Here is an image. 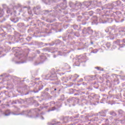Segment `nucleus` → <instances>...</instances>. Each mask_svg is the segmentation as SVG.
Wrapping results in <instances>:
<instances>
[{
  "mask_svg": "<svg viewBox=\"0 0 125 125\" xmlns=\"http://www.w3.org/2000/svg\"><path fill=\"white\" fill-rule=\"evenodd\" d=\"M69 39H72V36L70 34H69L68 36H64L62 37V40L64 42H66L67 40H69Z\"/></svg>",
  "mask_w": 125,
  "mask_h": 125,
  "instance_id": "12",
  "label": "nucleus"
},
{
  "mask_svg": "<svg viewBox=\"0 0 125 125\" xmlns=\"http://www.w3.org/2000/svg\"><path fill=\"white\" fill-rule=\"evenodd\" d=\"M46 78H48V80L50 81H53V83L55 84H60V81H58V78L56 75V73L52 74L51 75L47 74L45 76Z\"/></svg>",
  "mask_w": 125,
  "mask_h": 125,
  "instance_id": "2",
  "label": "nucleus"
},
{
  "mask_svg": "<svg viewBox=\"0 0 125 125\" xmlns=\"http://www.w3.org/2000/svg\"><path fill=\"white\" fill-rule=\"evenodd\" d=\"M113 5L115 6H119V5H122V2L120 0H117L113 2Z\"/></svg>",
  "mask_w": 125,
  "mask_h": 125,
  "instance_id": "14",
  "label": "nucleus"
},
{
  "mask_svg": "<svg viewBox=\"0 0 125 125\" xmlns=\"http://www.w3.org/2000/svg\"><path fill=\"white\" fill-rule=\"evenodd\" d=\"M60 7H61L62 9H65L66 8V4H63V3H61L60 4Z\"/></svg>",
  "mask_w": 125,
  "mask_h": 125,
  "instance_id": "26",
  "label": "nucleus"
},
{
  "mask_svg": "<svg viewBox=\"0 0 125 125\" xmlns=\"http://www.w3.org/2000/svg\"><path fill=\"white\" fill-rule=\"evenodd\" d=\"M42 88H43V85L37 83L36 84V86L34 88V92H35V93H37V92H39L40 90H42Z\"/></svg>",
  "mask_w": 125,
  "mask_h": 125,
  "instance_id": "4",
  "label": "nucleus"
},
{
  "mask_svg": "<svg viewBox=\"0 0 125 125\" xmlns=\"http://www.w3.org/2000/svg\"><path fill=\"white\" fill-rule=\"evenodd\" d=\"M54 44H55L54 42H52L49 43V45H51V46L54 45Z\"/></svg>",
  "mask_w": 125,
  "mask_h": 125,
  "instance_id": "49",
  "label": "nucleus"
},
{
  "mask_svg": "<svg viewBox=\"0 0 125 125\" xmlns=\"http://www.w3.org/2000/svg\"><path fill=\"white\" fill-rule=\"evenodd\" d=\"M58 55H61V56H63V55H65V53H63V52L59 51Z\"/></svg>",
  "mask_w": 125,
  "mask_h": 125,
  "instance_id": "38",
  "label": "nucleus"
},
{
  "mask_svg": "<svg viewBox=\"0 0 125 125\" xmlns=\"http://www.w3.org/2000/svg\"><path fill=\"white\" fill-rule=\"evenodd\" d=\"M52 91H53V92H55V93H59V92L60 91V89L59 88H56L54 87H52L51 88Z\"/></svg>",
  "mask_w": 125,
  "mask_h": 125,
  "instance_id": "11",
  "label": "nucleus"
},
{
  "mask_svg": "<svg viewBox=\"0 0 125 125\" xmlns=\"http://www.w3.org/2000/svg\"><path fill=\"white\" fill-rule=\"evenodd\" d=\"M94 84V87H95L97 89L98 88V87H99V85H98V84H97L96 83H95Z\"/></svg>",
  "mask_w": 125,
  "mask_h": 125,
  "instance_id": "40",
  "label": "nucleus"
},
{
  "mask_svg": "<svg viewBox=\"0 0 125 125\" xmlns=\"http://www.w3.org/2000/svg\"><path fill=\"white\" fill-rule=\"evenodd\" d=\"M121 43V40L118 39L116 41L113 42V44H117V45H120Z\"/></svg>",
  "mask_w": 125,
  "mask_h": 125,
  "instance_id": "17",
  "label": "nucleus"
},
{
  "mask_svg": "<svg viewBox=\"0 0 125 125\" xmlns=\"http://www.w3.org/2000/svg\"><path fill=\"white\" fill-rule=\"evenodd\" d=\"M2 37H5V34L2 33Z\"/></svg>",
  "mask_w": 125,
  "mask_h": 125,
  "instance_id": "64",
  "label": "nucleus"
},
{
  "mask_svg": "<svg viewBox=\"0 0 125 125\" xmlns=\"http://www.w3.org/2000/svg\"><path fill=\"white\" fill-rule=\"evenodd\" d=\"M7 13H8V14L10 13V15H13V14L12 13V12H11L10 10L9 9H8L7 10Z\"/></svg>",
  "mask_w": 125,
  "mask_h": 125,
  "instance_id": "44",
  "label": "nucleus"
},
{
  "mask_svg": "<svg viewBox=\"0 0 125 125\" xmlns=\"http://www.w3.org/2000/svg\"><path fill=\"white\" fill-rule=\"evenodd\" d=\"M106 46L107 47V48H110V47H111V43L107 42L106 43Z\"/></svg>",
  "mask_w": 125,
  "mask_h": 125,
  "instance_id": "39",
  "label": "nucleus"
},
{
  "mask_svg": "<svg viewBox=\"0 0 125 125\" xmlns=\"http://www.w3.org/2000/svg\"><path fill=\"white\" fill-rule=\"evenodd\" d=\"M33 105L35 106V107H38V106H39V103H38V102H37L36 101H34V102L33 103Z\"/></svg>",
  "mask_w": 125,
  "mask_h": 125,
  "instance_id": "36",
  "label": "nucleus"
},
{
  "mask_svg": "<svg viewBox=\"0 0 125 125\" xmlns=\"http://www.w3.org/2000/svg\"><path fill=\"white\" fill-rule=\"evenodd\" d=\"M73 27L74 29V30H77L78 31H80L81 30V26L76 25V24H74L73 25Z\"/></svg>",
  "mask_w": 125,
  "mask_h": 125,
  "instance_id": "15",
  "label": "nucleus"
},
{
  "mask_svg": "<svg viewBox=\"0 0 125 125\" xmlns=\"http://www.w3.org/2000/svg\"><path fill=\"white\" fill-rule=\"evenodd\" d=\"M109 121V120L108 119H105V123H109V121Z\"/></svg>",
  "mask_w": 125,
  "mask_h": 125,
  "instance_id": "59",
  "label": "nucleus"
},
{
  "mask_svg": "<svg viewBox=\"0 0 125 125\" xmlns=\"http://www.w3.org/2000/svg\"><path fill=\"white\" fill-rule=\"evenodd\" d=\"M109 114L110 115H111V116H113L114 117H116V116H117V113H116V112H115L114 110L110 111Z\"/></svg>",
  "mask_w": 125,
  "mask_h": 125,
  "instance_id": "24",
  "label": "nucleus"
},
{
  "mask_svg": "<svg viewBox=\"0 0 125 125\" xmlns=\"http://www.w3.org/2000/svg\"><path fill=\"white\" fill-rule=\"evenodd\" d=\"M27 10H28V14H29L30 15H32V11L31 10V9H28Z\"/></svg>",
  "mask_w": 125,
  "mask_h": 125,
  "instance_id": "46",
  "label": "nucleus"
},
{
  "mask_svg": "<svg viewBox=\"0 0 125 125\" xmlns=\"http://www.w3.org/2000/svg\"><path fill=\"white\" fill-rule=\"evenodd\" d=\"M71 67H70V65L68 64V63H65L64 64V70H69Z\"/></svg>",
  "mask_w": 125,
  "mask_h": 125,
  "instance_id": "22",
  "label": "nucleus"
},
{
  "mask_svg": "<svg viewBox=\"0 0 125 125\" xmlns=\"http://www.w3.org/2000/svg\"><path fill=\"white\" fill-rule=\"evenodd\" d=\"M26 41H27V42H30V41H31V40H32V37H27L26 38Z\"/></svg>",
  "mask_w": 125,
  "mask_h": 125,
  "instance_id": "43",
  "label": "nucleus"
},
{
  "mask_svg": "<svg viewBox=\"0 0 125 125\" xmlns=\"http://www.w3.org/2000/svg\"><path fill=\"white\" fill-rule=\"evenodd\" d=\"M55 110H56V107L55 106H53V107H50L48 110V112H50V111H55Z\"/></svg>",
  "mask_w": 125,
  "mask_h": 125,
  "instance_id": "31",
  "label": "nucleus"
},
{
  "mask_svg": "<svg viewBox=\"0 0 125 125\" xmlns=\"http://www.w3.org/2000/svg\"><path fill=\"white\" fill-rule=\"evenodd\" d=\"M102 125H110V124H109V122H105V123L102 124Z\"/></svg>",
  "mask_w": 125,
  "mask_h": 125,
  "instance_id": "50",
  "label": "nucleus"
},
{
  "mask_svg": "<svg viewBox=\"0 0 125 125\" xmlns=\"http://www.w3.org/2000/svg\"><path fill=\"white\" fill-rule=\"evenodd\" d=\"M65 100V96L64 95H62L60 99H59V101H64Z\"/></svg>",
  "mask_w": 125,
  "mask_h": 125,
  "instance_id": "28",
  "label": "nucleus"
},
{
  "mask_svg": "<svg viewBox=\"0 0 125 125\" xmlns=\"http://www.w3.org/2000/svg\"><path fill=\"white\" fill-rule=\"evenodd\" d=\"M36 52H37L38 54H40L41 53V51H40L39 50H36Z\"/></svg>",
  "mask_w": 125,
  "mask_h": 125,
  "instance_id": "55",
  "label": "nucleus"
},
{
  "mask_svg": "<svg viewBox=\"0 0 125 125\" xmlns=\"http://www.w3.org/2000/svg\"><path fill=\"white\" fill-rule=\"evenodd\" d=\"M10 20L11 21H12V22H13L14 23H17V22L19 21V19H18V18H16V15L13 14V15L10 18Z\"/></svg>",
  "mask_w": 125,
  "mask_h": 125,
  "instance_id": "5",
  "label": "nucleus"
},
{
  "mask_svg": "<svg viewBox=\"0 0 125 125\" xmlns=\"http://www.w3.org/2000/svg\"><path fill=\"white\" fill-rule=\"evenodd\" d=\"M18 103H19V104H23V103H25V100L20 99L19 100H17Z\"/></svg>",
  "mask_w": 125,
  "mask_h": 125,
  "instance_id": "25",
  "label": "nucleus"
},
{
  "mask_svg": "<svg viewBox=\"0 0 125 125\" xmlns=\"http://www.w3.org/2000/svg\"><path fill=\"white\" fill-rule=\"evenodd\" d=\"M84 14L85 15H86V16H84L85 20V21L88 20V19H89L90 16L87 14V12L85 13Z\"/></svg>",
  "mask_w": 125,
  "mask_h": 125,
  "instance_id": "29",
  "label": "nucleus"
},
{
  "mask_svg": "<svg viewBox=\"0 0 125 125\" xmlns=\"http://www.w3.org/2000/svg\"><path fill=\"white\" fill-rule=\"evenodd\" d=\"M92 20L93 21V22H92V24H95L96 25H97V21H98V19H97V16H94L93 18H92Z\"/></svg>",
  "mask_w": 125,
  "mask_h": 125,
  "instance_id": "10",
  "label": "nucleus"
},
{
  "mask_svg": "<svg viewBox=\"0 0 125 125\" xmlns=\"http://www.w3.org/2000/svg\"><path fill=\"white\" fill-rule=\"evenodd\" d=\"M120 46H119V48H118V49H120V48H122L123 47H124V45H121V44H120V45H119Z\"/></svg>",
  "mask_w": 125,
  "mask_h": 125,
  "instance_id": "52",
  "label": "nucleus"
},
{
  "mask_svg": "<svg viewBox=\"0 0 125 125\" xmlns=\"http://www.w3.org/2000/svg\"><path fill=\"white\" fill-rule=\"evenodd\" d=\"M43 44V43H42V42H40L39 43V45H42Z\"/></svg>",
  "mask_w": 125,
  "mask_h": 125,
  "instance_id": "63",
  "label": "nucleus"
},
{
  "mask_svg": "<svg viewBox=\"0 0 125 125\" xmlns=\"http://www.w3.org/2000/svg\"><path fill=\"white\" fill-rule=\"evenodd\" d=\"M95 69H97V70H98V71H103V68H101V67H96Z\"/></svg>",
  "mask_w": 125,
  "mask_h": 125,
  "instance_id": "41",
  "label": "nucleus"
},
{
  "mask_svg": "<svg viewBox=\"0 0 125 125\" xmlns=\"http://www.w3.org/2000/svg\"><path fill=\"white\" fill-rule=\"evenodd\" d=\"M85 24H86V21H82V25H85Z\"/></svg>",
  "mask_w": 125,
  "mask_h": 125,
  "instance_id": "51",
  "label": "nucleus"
},
{
  "mask_svg": "<svg viewBox=\"0 0 125 125\" xmlns=\"http://www.w3.org/2000/svg\"><path fill=\"white\" fill-rule=\"evenodd\" d=\"M122 42H124V43H125V39H123Z\"/></svg>",
  "mask_w": 125,
  "mask_h": 125,
  "instance_id": "60",
  "label": "nucleus"
},
{
  "mask_svg": "<svg viewBox=\"0 0 125 125\" xmlns=\"http://www.w3.org/2000/svg\"><path fill=\"white\" fill-rule=\"evenodd\" d=\"M98 52V50H97V49H95L92 51L93 53H97Z\"/></svg>",
  "mask_w": 125,
  "mask_h": 125,
  "instance_id": "47",
  "label": "nucleus"
},
{
  "mask_svg": "<svg viewBox=\"0 0 125 125\" xmlns=\"http://www.w3.org/2000/svg\"><path fill=\"white\" fill-rule=\"evenodd\" d=\"M49 95V94L47 92H45L42 95V96H44L45 97H46V96H48Z\"/></svg>",
  "mask_w": 125,
  "mask_h": 125,
  "instance_id": "42",
  "label": "nucleus"
},
{
  "mask_svg": "<svg viewBox=\"0 0 125 125\" xmlns=\"http://www.w3.org/2000/svg\"><path fill=\"white\" fill-rule=\"evenodd\" d=\"M119 33L121 36H125V27H120L119 28Z\"/></svg>",
  "mask_w": 125,
  "mask_h": 125,
  "instance_id": "6",
  "label": "nucleus"
},
{
  "mask_svg": "<svg viewBox=\"0 0 125 125\" xmlns=\"http://www.w3.org/2000/svg\"><path fill=\"white\" fill-rule=\"evenodd\" d=\"M106 113H107L106 110H103L99 112V115L101 116V117H106Z\"/></svg>",
  "mask_w": 125,
  "mask_h": 125,
  "instance_id": "9",
  "label": "nucleus"
},
{
  "mask_svg": "<svg viewBox=\"0 0 125 125\" xmlns=\"http://www.w3.org/2000/svg\"><path fill=\"white\" fill-rule=\"evenodd\" d=\"M67 102L69 104L74 103V98H70L67 100Z\"/></svg>",
  "mask_w": 125,
  "mask_h": 125,
  "instance_id": "20",
  "label": "nucleus"
},
{
  "mask_svg": "<svg viewBox=\"0 0 125 125\" xmlns=\"http://www.w3.org/2000/svg\"><path fill=\"white\" fill-rule=\"evenodd\" d=\"M40 64H42V62L40 61V59L39 58L35 61L34 62V65L35 66H37V65H40Z\"/></svg>",
  "mask_w": 125,
  "mask_h": 125,
  "instance_id": "16",
  "label": "nucleus"
},
{
  "mask_svg": "<svg viewBox=\"0 0 125 125\" xmlns=\"http://www.w3.org/2000/svg\"><path fill=\"white\" fill-rule=\"evenodd\" d=\"M105 31L106 32V33H109V28H106L105 30Z\"/></svg>",
  "mask_w": 125,
  "mask_h": 125,
  "instance_id": "53",
  "label": "nucleus"
},
{
  "mask_svg": "<svg viewBox=\"0 0 125 125\" xmlns=\"http://www.w3.org/2000/svg\"><path fill=\"white\" fill-rule=\"evenodd\" d=\"M23 41H24V39L23 38H21L20 40V42H23Z\"/></svg>",
  "mask_w": 125,
  "mask_h": 125,
  "instance_id": "56",
  "label": "nucleus"
},
{
  "mask_svg": "<svg viewBox=\"0 0 125 125\" xmlns=\"http://www.w3.org/2000/svg\"><path fill=\"white\" fill-rule=\"evenodd\" d=\"M87 14L89 15L90 16H92V15H93V11H89L88 13H87Z\"/></svg>",
  "mask_w": 125,
  "mask_h": 125,
  "instance_id": "37",
  "label": "nucleus"
},
{
  "mask_svg": "<svg viewBox=\"0 0 125 125\" xmlns=\"http://www.w3.org/2000/svg\"><path fill=\"white\" fill-rule=\"evenodd\" d=\"M17 102H18V101H17V100H16L15 101H13L12 102V104H17Z\"/></svg>",
  "mask_w": 125,
  "mask_h": 125,
  "instance_id": "48",
  "label": "nucleus"
},
{
  "mask_svg": "<svg viewBox=\"0 0 125 125\" xmlns=\"http://www.w3.org/2000/svg\"><path fill=\"white\" fill-rule=\"evenodd\" d=\"M52 50H53L52 47H46L43 49L44 51H48V52H50V51Z\"/></svg>",
  "mask_w": 125,
  "mask_h": 125,
  "instance_id": "19",
  "label": "nucleus"
},
{
  "mask_svg": "<svg viewBox=\"0 0 125 125\" xmlns=\"http://www.w3.org/2000/svg\"><path fill=\"white\" fill-rule=\"evenodd\" d=\"M82 33L83 35H91L92 37L95 38L97 37L98 33L95 31H93V30L91 27H85L83 30Z\"/></svg>",
  "mask_w": 125,
  "mask_h": 125,
  "instance_id": "1",
  "label": "nucleus"
},
{
  "mask_svg": "<svg viewBox=\"0 0 125 125\" xmlns=\"http://www.w3.org/2000/svg\"><path fill=\"white\" fill-rule=\"evenodd\" d=\"M87 89H89V90H92V88H90V87H88Z\"/></svg>",
  "mask_w": 125,
  "mask_h": 125,
  "instance_id": "61",
  "label": "nucleus"
},
{
  "mask_svg": "<svg viewBox=\"0 0 125 125\" xmlns=\"http://www.w3.org/2000/svg\"><path fill=\"white\" fill-rule=\"evenodd\" d=\"M90 44H93V42L92 41V40H91Z\"/></svg>",
  "mask_w": 125,
  "mask_h": 125,
  "instance_id": "62",
  "label": "nucleus"
},
{
  "mask_svg": "<svg viewBox=\"0 0 125 125\" xmlns=\"http://www.w3.org/2000/svg\"><path fill=\"white\" fill-rule=\"evenodd\" d=\"M96 10H97V12H100L101 10L100 9H97Z\"/></svg>",
  "mask_w": 125,
  "mask_h": 125,
  "instance_id": "58",
  "label": "nucleus"
},
{
  "mask_svg": "<svg viewBox=\"0 0 125 125\" xmlns=\"http://www.w3.org/2000/svg\"><path fill=\"white\" fill-rule=\"evenodd\" d=\"M90 77L91 78V79H92V80H95V78H96V75H92L90 76Z\"/></svg>",
  "mask_w": 125,
  "mask_h": 125,
  "instance_id": "45",
  "label": "nucleus"
},
{
  "mask_svg": "<svg viewBox=\"0 0 125 125\" xmlns=\"http://www.w3.org/2000/svg\"><path fill=\"white\" fill-rule=\"evenodd\" d=\"M39 60L40 61V62L42 63H43L47 59V58L44 55L40 56L39 58Z\"/></svg>",
  "mask_w": 125,
  "mask_h": 125,
  "instance_id": "8",
  "label": "nucleus"
},
{
  "mask_svg": "<svg viewBox=\"0 0 125 125\" xmlns=\"http://www.w3.org/2000/svg\"><path fill=\"white\" fill-rule=\"evenodd\" d=\"M46 4H51L53 2H56L57 0H42Z\"/></svg>",
  "mask_w": 125,
  "mask_h": 125,
  "instance_id": "7",
  "label": "nucleus"
},
{
  "mask_svg": "<svg viewBox=\"0 0 125 125\" xmlns=\"http://www.w3.org/2000/svg\"><path fill=\"white\" fill-rule=\"evenodd\" d=\"M10 114H12V115H16V114H15L14 112H10V110H7L5 111V116H9V115H10Z\"/></svg>",
  "mask_w": 125,
  "mask_h": 125,
  "instance_id": "13",
  "label": "nucleus"
},
{
  "mask_svg": "<svg viewBox=\"0 0 125 125\" xmlns=\"http://www.w3.org/2000/svg\"><path fill=\"white\" fill-rule=\"evenodd\" d=\"M55 44H56V45H58V44H60V43H61V41H60L59 39L58 40H56L55 41Z\"/></svg>",
  "mask_w": 125,
  "mask_h": 125,
  "instance_id": "27",
  "label": "nucleus"
},
{
  "mask_svg": "<svg viewBox=\"0 0 125 125\" xmlns=\"http://www.w3.org/2000/svg\"><path fill=\"white\" fill-rule=\"evenodd\" d=\"M84 5L86 7H88V6H90V5H91V2L85 1L84 2Z\"/></svg>",
  "mask_w": 125,
  "mask_h": 125,
  "instance_id": "18",
  "label": "nucleus"
},
{
  "mask_svg": "<svg viewBox=\"0 0 125 125\" xmlns=\"http://www.w3.org/2000/svg\"><path fill=\"white\" fill-rule=\"evenodd\" d=\"M124 21H125V19H122L121 20H115V21L116 22V23H120V22H124Z\"/></svg>",
  "mask_w": 125,
  "mask_h": 125,
  "instance_id": "35",
  "label": "nucleus"
},
{
  "mask_svg": "<svg viewBox=\"0 0 125 125\" xmlns=\"http://www.w3.org/2000/svg\"><path fill=\"white\" fill-rule=\"evenodd\" d=\"M106 22H107L108 23H112V22H113V19L112 18H107Z\"/></svg>",
  "mask_w": 125,
  "mask_h": 125,
  "instance_id": "32",
  "label": "nucleus"
},
{
  "mask_svg": "<svg viewBox=\"0 0 125 125\" xmlns=\"http://www.w3.org/2000/svg\"><path fill=\"white\" fill-rule=\"evenodd\" d=\"M23 26H24V23H19L18 24V27H19V28H22Z\"/></svg>",
  "mask_w": 125,
  "mask_h": 125,
  "instance_id": "34",
  "label": "nucleus"
},
{
  "mask_svg": "<svg viewBox=\"0 0 125 125\" xmlns=\"http://www.w3.org/2000/svg\"><path fill=\"white\" fill-rule=\"evenodd\" d=\"M118 114L119 115H121L122 116H124L125 115V111H124L122 109H119L118 110Z\"/></svg>",
  "mask_w": 125,
  "mask_h": 125,
  "instance_id": "23",
  "label": "nucleus"
},
{
  "mask_svg": "<svg viewBox=\"0 0 125 125\" xmlns=\"http://www.w3.org/2000/svg\"><path fill=\"white\" fill-rule=\"evenodd\" d=\"M69 35H73L75 37H80V33L79 32H70Z\"/></svg>",
  "mask_w": 125,
  "mask_h": 125,
  "instance_id": "21",
  "label": "nucleus"
},
{
  "mask_svg": "<svg viewBox=\"0 0 125 125\" xmlns=\"http://www.w3.org/2000/svg\"><path fill=\"white\" fill-rule=\"evenodd\" d=\"M27 10H25V8H22L20 10V12L26 13V12H27Z\"/></svg>",
  "mask_w": 125,
  "mask_h": 125,
  "instance_id": "33",
  "label": "nucleus"
},
{
  "mask_svg": "<svg viewBox=\"0 0 125 125\" xmlns=\"http://www.w3.org/2000/svg\"><path fill=\"white\" fill-rule=\"evenodd\" d=\"M78 77H79V76H77V77L75 79H73L72 81L73 82H75V81H77V79H78Z\"/></svg>",
  "mask_w": 125,
  "mask_h": 125,
  "instance_id": "57",
  "label": "nucleus"
},
{
  "mask_svg": "<svg viewBox=\"0 0 125 125\" xmlns=\"http://www.w3.org/2000/svg\"><path fill=\"white\" fill-rule=\"evenodd\" d=\"M51 11H52L51 10V11L44 10V11H43V13L45 15H46V14H49V13H50V12H51Z\"/></svg>",
  "mask_w": 125,
  "mask_h": 125,
  "instance_id": "30",
  "label": "nucleus"
},
{
  "mask_svg": "<svg viewBox=\"0 0 125 125\" xmlns=\"http://www.w3.org/2000/svg\"><path fill=\"white\" fill-rule=\"evenodd\" d=\"M40 111L41 109L39 108L31 109L30 110H23L22 111L21 115H30V114L37 115V114H39Z\"/></svg>",
  "mask_w": 125,
  "mask_h": 125,
  "instance_id": "3",
  "label": "nucleus"
},
{
  "mask_svg": "<svg viewBox=\"0 0 125 125\" xmlns=\"http://www.w3.org/2000/svg\"><path fill=\"white\" fill-rule=\"evenodd\" d=\"M73 117L74 118V119L79 118V114L76 115L75 116H74Z\"/></svg>",
  "mask_w": 125,
  "mask_h": 125,
  "instance_id": "54",
  "label": "nucleus"
}]
</instances>
